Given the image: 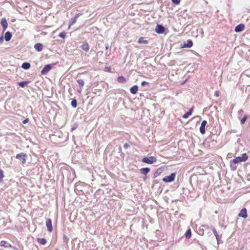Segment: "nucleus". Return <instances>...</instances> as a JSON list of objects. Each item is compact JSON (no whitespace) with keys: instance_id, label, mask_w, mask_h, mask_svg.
Wrapping results in <instances>:
<instances>
[{"instance_id":"obj_1","label":"nucleus","mask_w":250,"mask_h":250,"mask_svg":"<svg viewBox=\"0 0 250 250\" xmlns=\"http://www.w3.org/2000/svg\"><path fill=\"white\" fill-rule=\"evenodd\" d=\"M248 158V156L246 153H243L241 156L237 157L232 159V162L235 164H237L241 162L246 161Z\"/></svg>"},{"instance_id":"obj_2","label":"nucleus","mask_w":250,"mask_h":250,"mask_svg":"<svg viewBox=\"0 0 250 250\" xmlns=\"http://www.w3.org/2000/svg\"><path fill=\"white\" fill-rule=\"evenodd\" d=\"M157 161V159L155 157H145L142 159V162L148 164H152Z\"/></svg>"},{"instance_id":"obj_3","label":"nucleus","mask_w":250,"mask_h":250,"mask_svg":"<svg viewBox=\"0 0 250 250\" xmlns=\"http://www.w3.org/2000/svg\"><path fill=\"white\" fill-rule=\"evenodd\" d=\"M176 176L175 173H172L170 175L165 176L163 179V181L166 183H170L173 181Z\"/></svg>"},{"instance_id":"obj_4","label":"nucleus","mask_w":250,"mask_h":250,"mask_svg":"<svg viewBox=\"0 0 250 250\" xmlns=\"http://www.w3.org/2000/svg\"><path fill=\"white\" fill-rule=\"evenodd\" d=\"M53 64H48L43 68V69L41 71L42 75H45L53 67Z\"/></svg>"},{"instance_id":"obj_5","label":"nucleus","mask_w":250,"mask_h":250,"mask_svg":"<svg viewBox=\"0 0 250 250\" xmlns=\"http://www.w3.org/2000/svg\"><path fill=\"white\" fill-rule=\"evenodd\" d=\"M27 155L24 153H19L16 155V158L17 159H20L22 160V163L25 164L26 162V158L27 157Z\"/></svg>"},{"instance_id":"obj_6","label":"nucleus","mask_w":250,"mask_h":250,"mask_svg":"<svg viewBox=\"0 0 250 250\" xmlns=\"http://www.w3.org/2000/svg\"><path fill=\"white\" fill-rule=\"evenodd\" d=\"M165 28L161 24H158L155 27V32L158 34H162L164 32Z\"/></svg>"},{"instance_id":"obj_7","label":"nucleus","mask_w":250,"mask_h":250,"mask_svg":"<svg viewBox=\"0 0 250 250\" xmlns=\"http://www.w3.org/2000/svg\"><path fill=\"white\" fill-rule=\"evenodd\" d=\"M81 15H82V13L77 14L75 15V16L73 18H71L69 20V26H70L71 25H73L74 23H75L76 21H77V19Z\"/></svg>"},{"instance_id":"obj_8","label":"nucleus","mask_w":250,"mask_h":250,"mask_svg":"<svg viewBox=\"0 0 250 250\" xmlns=\"http://www.w3.org/2000/svg\"><path fill=\"white\" fill-rule=\"evenodd\" d=\"M207 124V122L206 120L202 121L201 126L200 127V132L201 134H204L205 133V126Z\"/></svg>"},{"instance_id":"obj_9","label":"nucleus","mask_w":250,"mask_h":250,"mask_svg":"<svg viewBox=\"0 0 250 250\" xmlns=\"http://www.w3.org/2000/svg\"><path fill=\"white\" fill-rule=\"evenodd\" d=\"M1 25L2 27V31L4 32L8 27V23L5 18H2L1 20Z\"/></svg>"},{"instance_id":"obj_10","label":"nucleus","mask_w":250,"mask_h":250,"mask_svg":"<svg viewBox=\"0 0 250 250\" xmlns=\"http://www.w3.org/2000/svg\"><path fill=\"white\" fill-rule=\"evenodd\" d=\"M46 226L47 227V230L49 232H51L53 230L52 225V220L51 219H47L46 221Z\"/></svg>"},{"instance_id":"obj_11","label":"nucleus","mask_w":250,"mask_h":250,"mask_svg":"<svg viewBox=\"0 0 250 250\" xmlns=\"http://www.w3.org/2000/svg\"><path fill=\"white\" fill-rule=\"evenodd\" d=\"M244 28L245 25L241 23L235 27L234 31L236 33H239L242 31Z\"/></svg>"},{"instance_id":"obj_12","label":"nucleus","mask_w":250,"mask_h":250,"mask_svg":"<svg viewBox=\"0 0 250 250\" xmlns=\"http://www.w3.org/2000/svg\"><path fill=\"white\" fill-rule=\"evenodd\" d=\"M238 216L240 217L246 218L247 217V209L246 208H242L240 213L238 214Z\"/></svg>"},{"instance_id":"obj_13","label":"nucleus","mask_w":250,"mask_h":250,"mask_svg":"<svg viewBox=\"0 0 250 250\" xmlns=\"http://www.w3.org/2000/svg\"><path fill=\"white\" fill-rule=\"evenodd\" d=\"M193 45V42L191 40H188L187 41V43H184L183 44H182V47H187L190 48Z\"/></svg>"},{"instance_id":"obj_14","label":"nucleus","mask_w":250,"mask_h":250,"mask_svg":"<svg viewBox=\"0 0 250 250\" xmlns=\"http://www.w3.org/2000/svg\"><path fill=\"white\" fill-rule=\"evenodd\" d=\"M12 36V35L11 33L9 31H7L5 33V35H4L5 40L6 42H9L11 39Z\"/></svg>"},{"instance_id":"obj_15","label":"nucleus","mask_w":250,"mask_h":250,"mask_svg":"<svg viewBox=\"0 0 250 250\" xmlns=\"http://www.w3.org/2000/svg\"><path fill=\"white\" fill-rule=\"evenodd\" d=\"M34 48L36 50L40 52L43 49V45L41 43H37L35 44Z\"/></svg>"},{"instance_id":"obj_16","label":"nucleus","mask_w":250,"mask_h":250,"mask_svg":"<svg viewBox=\"0 0 250 250\" xmlns=\"http://www.w3.org/2000/svg\"><path fill=\"white\" fill-rule=\"evenodd\" d=\"M81 48L85 51H88L89 49V45L86 42H84L81 46Z\"/></svg>"},{"instance_id":"obj_17","label":"nucleus","mask_w":250,"mask_h":250,"mask_svg":"<svg viewBox=\"0 0 250 250\" xmlns=\"http://www.w3.org/2000/svg\"><path fill=\"white\" fill-rule=\"evenodd\" d=\"M150 170V169L148 167L142 168L140 169V172L143 175H146L149 172Z\"/></svg>"},{"instance_id":"obj_18","label":"nucleus","mask_w":250,"mask_h":250,"mask_svg":"<svg viewBox=\"0 0 250 250\" xmlns=\"http://www.w3.org/2000/svg\"><path fill=\"white\" fill-rule=\"evenodd\" d=\"M0 246L1 247H5L6 248L11 247V245L9 243H8L7 242H6V241H4V240H2L0 241Z\"/></svg>"},{"instance_id":"obj_19","label":"nucleus","mask_w":250,"mask_h":250,"mask_svg":"<svg viewBox=\"0 0 250 250\" xmlns=\"http://www.w3.org/2000/svg\"><path fill=\"white\" fill-rule=\"evenodd\" d=\"M193 106L192 107L188 112H187L186 113H185L183 116V118L185 119L188 118L190 115H191L193 110Z\"/></svg>"},{"instance_id":"obj_20","label":"nucleus","mask_w":250,"mask_h":250,"mask_svg":"<svg viewBox=\"0 0 250 250\" xmlns=\"http://www.w3.org/2000/svg\"><path fill=\"white\" fill-rule=\"evenodd\" d=\"M162 171L163 170L161 168H158L153 174V178H156L157 177L162 173Z\"/></svg>"},{"instance_id":"obj_21","label":"nucleus","mask_w":250,"mask_h":250,"mask_svg":"<svg viewBox=\"0 0 250 250\" xmlns=\"http://www.w3.org/2000/svg\"><path fill=\"white\" fill-rule=\"evenodd\" d=\"M138 89V87L137 85H134L133 86L131 87L130 91V92L133 94H135L137 93Z\"/></svg>"},{"instance_id":"obj_22","label":"nucleus","mask_w":250,"mask_h":250,"mask_svg":"<svg viewBox=\"0 0 250 250\" xmlns=\"http://www.w3.org/2000/svg\"><path fill=\"white\" fill-rule=\"evenodd\" d=\"M118 82L121 83H125L126 82L125 78L123 76H119L117 78Z\"/></svg>"},{"instance_id":"obj_23","label":"nucleus","mask_w":250,"mask_h":250,"mask_svg":"<svg viewBox=\"0 0 250 250\" xmlns=\"http://www.w3.org/2000/svg\"><path fill=\"white\" fill-rule=\"evenodd\" d=\"M30 66L31 65L30 63L24 62L22 64L21 67L25 70H27L30 68Z\"/></svg>"},{"instance_id":"obj_24","label":"nucleus","mask_w":250,"mask_h":250,"mask_svg":"<svg viewBox=\"0 0 250 250\" xmlns=\"http://www.w3.org/2000/svg\"><path fill=\"white\" fill-rule=\"evenodd\" d=\"M37 240L42 245H45L46 243V240L44 238H38Z\"/></svg>"},{"instance_id":"obj_25","label":"nucleus","mask_w":250,"mask_h":250,"mask_svg":"<svg viewBox=\"0 0 250 250\" xmlns=\"http://www.w3.org/2000/svg\"><path fill=\"white\" fill-rule=\"evenodd\" d=\"M139 43L147 44L148 41L144 40V38L140 37L138 41Z\"/></svg>"},{"instance_id":"obj_26","label":"nucleus","mask_w":250,"mask_h":250,"mask_svg":"<svg viewBox=\"0 0 250 250\" xmlns=\"http://www.w3.org/2000/svg\"><path fill=\"white\" fill-rule=\"evenodd\" d=\"M185 236L188 239V238H190L191 237V229H188L187 230V231L185 233Z\"/></svg>"},{"instance_id":"obj_27","label":"nucleus","mask_w":250,"mask_h":250,"mask_svg":"<svg viewBox=\"0 0 250 250\" xmlns=\"http://www.w3.org/2000/svg\"><path fill=\"white\" fill-rule=\"evenodd\" d=\"M77 82L79 84V86H80V88H82L84 84V81L82 79H78V80H77Z\"/></svg>"},{"instance_id":"obj_28","label":"nucleus","mask_w":250,"mask_h":250,"mask_svg":"<svg viewBox=\"0 0 250 250\" xmlns=\"http://www.w3.org/2000/svg\"><path fill=\"white\" fill-rule=\"evenodd\" d=\"M212 231H213V233L214 234V235H215V237H216V239L217 240V241L218 242H219V240H220V238H219V236L218 234V233L217 232V231L215 230V229L214 228H213L212 229Z\"/></svg>"},{"instance_id":"obj_29","label":"nucleus","mask_w":250,"mask_h":250,"mask_svg":"<svg viewBox=\"0 0 250 250\" xmlns=\"http://www.w3.org/2000/svg\"><path fill=\"white\" fill-rule=\"evenodd\" d=\"M236 164L232 162V160L230 161V166L231 169L232 170H235L236 169V166L235 165Z\"/></svg>"},{"instance_id":"obj_30","label":"nucleus","mask_w":250,"mask_h":250,"mask_svg":"<svg viewBox=\"0 0 250 250\" xmlns=\"http://www.w3.org/2000/svg\"><path fill=\"white\" fill-rule=\"evenodd\" d=\"M28 83V82L27 81H22V82H19L18 83V84L21 87H25V85Z\"/></svg>"},{"instance_id":"obj_31","label":"nucleus","mask_w":250,"mask_h":250,"mask_svg":"<svg viewBox=\"0 0 250 250\" xmlns=\"http://www.w3.org/2000/svg\"><path fill=\"white\" fill-rule=\"evenodd\" d=\"M71 104L73 107L76 108L77 106V100L76 99L72 100V101H71Z\"/></svg>"},{"instance_id":"obj_32","label":"nucleus","mask_w":250,"mask_h":250,"mask_svg":"<svg viewBox=\"0 0 250 250\" xmlns=\"http://www.w3.org/2000/svg\"><path fill=\"white\" fill-rule=\"evenodd\" d=\"M247 118H248V116L247 115H245L244 116L243 118L241 120V123L242 125L244 124L245 123L246 120L247 119Z\"/></svg>"},{"instance_id":"obj_33","label":"nucleus","mask_w":250,"mask_h":250,"mask_svg":"<svg viewBox=\"0 0 250 250\" xmlns=\"http://www.w3.org/2000/svg\"><path fill=\"white\" fill-rule=\"evenodd\" d=\"M65 36L66 33L65 32H62L59 35V37L62 39H64L65 37Z\"/></svg>"},{"instance_id":"obj_34","label":"nucleus","mask_w":250,"mask_h":250,"mask_svg":"<svg viewBox=\"0 0 250 250\" xmlns=\"http://www.w3.org/2000/svg\"><path fill=\"white\" fill-rule=\"evenodd\" d=\"M69 239L65 235L63 236V241L64 243L67 244L68 242Z\"/></svg>"},{"instance_id":"obj_35","label":"nucleus","mask_w":250,"mask_h":250,"mask_svg":"<svg viewBox=\"0 0 250 250\" xmlns=\"http://www.w3.org/2000/svg\"><path fill=\"white\" fill-rule=\"evenodd\" d=\"M171 1L175 4H178L180 2V0H171Z\"/></svg>"},{"instance_id":"obj_36","label":"nucleus","mask_w":250,"mask_h":250,"mask_svg":"<svg viewBox=\"0 0 250 250\" xmlns=\"http://www.w3.org/2000/svg\"><path fill=\"white\" fill-rule=\"evenodd\" d=\"M129 146L130 145L127 143H125L124 145V147L125 149L128 148Z\"/></svg>"},{"instance_id":"obj_37","label":"nucleus","mask_w":250,"mask_h":250,"mask_svg":"<svg viewBox=\"0 0 250 250\" xmlns=\"http://www.w3.org/2000/svg\"><path fill=\"white\" fill-rule=\"evenodd\" d=\"M146 84H148V82H146V81H143L141 83V85L142 86H145V85Z\"/></svg>"},{"instance_id":"obj_38","label":"nucleus","mask_w":250,"mask_h":250,"mask_svg":"<svg viewBox=\"0 0 250 250\" xmlns=\"http://www.w3.org/2000/svg\"><path fill=\"white\" fill-rule=\"evenodd\" d=\"M77 127V125H73L72 127H71V131H74V130H75Z\"/></svg>"},{"instance_id":"obj_39","label":"nucleus","mask_w":250,"mask_h":250,"mask_svg":"<svg viewBox=\"0 0 250 250\" xmlns=\"http://www.w3.org/2000/svg\"><path fill=\"white\" fill-rule=\"evenodd\" d=\"M214 95L216 97H218L219 96V91H216L214 93Z\"/></svg>"},{"instance_id":"obj_40","label":"nucleus","mask_w":250,"mask_h":250,"mask_svg":"<svg viewBox=\"0 0 250 250\" xmlns=\"http://www.w3.org/2000/svg\"><path fill=\"white\" fill-rule=\"evenodd\" d=\"M243 113V110L241 109H240L238 112V114L239 115H240L241 114H242Z\"/></svg>"},{"instance_id":"obj_41","label":"nucleus","mask_w":250,"mask_h":250,"mask_svg":"<svg viewBox=\"0 0 250 250\" xmlns=\"http://www.w3.org/2000/svg\"><path fill=\"white\" fill-rule=\"evenodd\" d=\"M3 42V37L2 36L0 37V43H1Z\"/></svg>"},{"instance_id":"obj_42","label":"nucleus","mask_w":250,"mask_h":250,"mask_svg":"<svg viewBox=\"0 0 250 250\" xmlns=\"http://www.w3.org/2000/svg\"><path fill=\"white\" fill-rule=\"evenodd\" d=\"M105 49H106V50L108 49V48H109V44H108V43H106V44H105Z\"/></svg>"},{"instance_id":"obj_43","label":"nucleus","mask_w":250,"mask_h":250,"mask_svg":"<svg viewBox=\"0 0 250 250\" xmlns=\"http://www.w3.org/2000/svg\"><path fill=\"white\" fill-rule=\"evenodd\" d=\"M28 119H25V120H23V121H22V123H23V124H26V123H27V122H28Z\"/></svg>"},{"instance_id":"obj_44","label":"nucleus","mask_w":250,"mask_h":250,"mask_svg":"<svg viewBox=\"0 0 250 250\" xmlns=\"http://www.w3.org/2000/svg\"><path fill=\"white\" fill-rule=\"evenodd\" d=\"M82 91V88L80 87V88L78 89V92L79 93H81Z\"/></svg>"},{"instance_id":"obj_45","label":"nucleus","mask_w":250,"mask_h":250,"mask_svg":"<svg viewBox=\"0 0 250 250\" xmlns=\"http://www.w3.org/2000/svg\"><path fill=\"white\" fill-rule=\"evenodd\" d=\"M55 250H59V249H56Z\"/></svg>"}]
</instances>
